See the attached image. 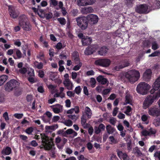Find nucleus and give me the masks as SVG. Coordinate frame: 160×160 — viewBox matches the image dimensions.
I'll return each instance as SVG.
<instances>
[{"mask_svg": "<svg viewBox=\"0 0 160 160\" xmlns=\"http://www.w3.org/2000/svg\"><path fill=\"white\" fill-rule=\"evenodd\" d=\"M38 8H37L35 7L32 8V9L33 12L35 13H37L38 14H39V13L40 12V10H42L41 8V6L40 5H38Z\"/></svg>", "mask_w": 160, "mask_h": 160, "instance_id": "ea45409f", "label": "nucleus"}, {"mask_svg": "<svg viewBox=\"0 0 160 160\" xmlns=\"http://www.w3.org/2000/svg\"><path fill=\"white\" fill-rule=\"evenodd\" d=\"M96 79L98 82L101 83L102 85H105L107 83H108V79L104 78L102 75L99 76L97 77Z\"/></svg>", "mask_w": 160, "mask_h": 160, "instance_id": "4be33fe9", "label": "nucleus"}, {"mask_svg": "<svg viewBox=\"0 0 160 160\" xmlns=\"http://www.w3.org/2000/svg\"><path fill=\"white\" fill-rule=\"evenodd\" d=\"M159 46L156 41L153 42L152 43V48L154 50L158 48Z\"/></svg>", "mask_w": 160, "mask_h": 160, "instance_id": "4c0bfd02", "label": "nucleus"}, {"mask_svg": "<svg viewBox=\"0 0 160 160\" xmlns=\"http://www.w3.org/2000/svg\"><path fill=\"white\" fill-rule=\"evenodd\" d=\"M23 115L22 113H16L14 114L13 116L18 119H20L22 118Z\"/></svg>", "mask_w": 160, "mask_h": 160, "instance_id": "de8ad7c7", "label": "nucleus"}, {"mask_svg": "<svg viewBox=\"0 0 160 160\" xmlns=\"http://www.w3.org/2000/svg\"><path fill=\"white\" fill-rule=\"evenodd\" d=\"M152 87L150 91L151 95L148 96L144 101L143 107L144 109L148 108L155 100L160 97V76L156 80Z\"/></svg>", "mask_w": 160, "mask_h": 160, "instance_id": "f257e3e1", "label": "nucleus"}, {"mask_svg": "<svg viewBox=\"0 0 160 160\" xmlns=\"http://www.w3.org/2000/svg\"><path fill=\"white\" fill-rule=\"evenodd\" d=\"M12 152V149L10 147L7 146L4 148L1 152L2 154L3 155H9Z\"/></svg>", "mask_w": 160, "mask_h": 160, "instance_id": "393cba45", "label": "nucleus"}, {"mask_svg": "<svg viewBox=\"0 0 160 160\" xmlns=\"http://www.w3.org/2000/svg\"><path fill=\"white\" fill-rule=\"evenodd\" d=\"M148 7L146 4H141L137 7L136 10L137 12L140 14H146L148 12Z\"/></svg>", "mask_w": 160, "mask_h": 160, "instance_id": "f8f14e48", "label": "nucleus"}, {"mask_svg": "<svg viewBox=\"0 0 160 160\" xmlns=\"http://www.w3.org/2000/svg\"><path fill=\"white\" fill-rule=\"evenodd\" d=\"M40 12L38 15L41 18H46L47 20H49L52 18L53 16L52 13L51 12H49L48 13H46L43 10H40Z\"/></svg>", "mask_w": 160, "mask_h": 160, "instance_id": "ddd939ff", "label": "nucleus"}, {"mask_svg": "<svg viewBox=\"0 0 160 160\" xmlns=\"http://www.w3.org/2000/svg\"><path fill=\"white\" fill-rule=\"evenodd\" d=\"M155 160L158 159L160 160V151H158L155 152L154 155Z\"/></svg>", "mask_w": 160, "mask_h": 160, "instance_id": "37998d69", "label": "nucleus"}, {"mask_svg": "<svg viewBox=\"0 0 160 160\" xmlns=\"http://www.w3.org/2000/svg\"><path fill=\"white\" fill-rule=\"evenodd\" d=\"M3 116L6 121L9 120L8 114L7 112H5L3 113Z\"/></svg>", "mask_w": 160, "mask_h": 160, "instance_id": "0e129e2a", "label": "nucleus"}, {"mask_svg": "<svg viewBox=\"0 0 160 160\" xmlns=\"http://www.w3.org/2000/svg\"><path fill=\"white\" fill-rule=\"evenodd\" d=\"M153 123L156 127L158 126L160 124V119L157 118L154 120Z\"/></svg>", "mask_w": 160, "mask_h": 160, "instance_id": "c03bdc74", "label": "nucleus"}, {"mask_svg": "<svg viewBox=\"0 0 160 160\" xmlns=\"http://www.w3.org/2000/svg\"><path fill=\"white\" fill-rule=\"evenodd\" d=\"M27 20V17L25 15L23 14L21 15L19 17L18 24L24 30L29 31L32 29V25Z\"/></svg>", "mask_w": 160, "mask_h": 160, "instance_id": "7ed1b4c3", "label": "nucleus"}, {"mask_svg": "<svg viewBox=\"0 0 160 160\" xmlns=\"http://www.w3.org/2000/svg\"><path fill=\"white\" fill-rule=\"evenodd\" d=\"M67 141V139L64 138L62 142L60 144V145H57V147L59 149H62L63 148L64 145Z\"/></svg>", "mask_w": 160, "mask_h": 160, "instance_id": "473e14b6", "label": "nucleus"}, {"mask_svg": "<svg viewBox=\"0 0 160 160\" xmlns=\"http://www.w3.org/2000/svg\"><path fill=\"white\" fill-rule=\"evenodd\" d=\"M152 72L150 69L146 70L143 74V78L146 81L149 80L151 79Z\"/></svg>", "mask_w": 160, "mask_h": 160, "instance_id": "a211bd4d", "label": "nucleus"}, {"mask_svg": "<svg viewBox=\"0 0 160 160\" xmlns=\"http://www.w3.org/2000/svg\"><path fill=\"white\" fill-rule=\"evenodd\" d=\"M116 152H117L118 156L120 159H122L123 160H129V157L125 152H123L122 151L118 149L116 150Z\"/></svg>", "mask_w": 160, "mask_h": 160, "instance_id": "f3484780", "label": "nucleus"}, {"mask_svg": "<svg viewBox=\"0 0 160 160\" xmlns=\"http://www.w3.org/2000/svg\"><path fill=\"white\" fill-rule=\"evenodd\" d=\"M57 20L61 25H64L66 23V20L64 18H58Z\"/></svg>", "mask_w": 160, "mask_h": 160, "instance_id": "c9c22d12", "label": "nucleus"}, {"mask_svg": "<svg viewBox=\"0 0 160 160\" xmlns=\"http://www.w3.org/2000/svg\"><path fill=\"white\" fill-rule=\"evenodd\" d=\"M102 131H104L105 127V125L102 123H100L98 127Z\"/></svg>", "mask_w": 160, "mask_h": 160, "instance_id": "e2e57ef3", "label": "nucleus"}, {"mask_svg": "<svg viewBox=\"0 0 160 160\" xmlns=\"http://www.w3.org/2000/svg\"><path fill=\"white\" fill-rule=\"evenodd\" d=\"M56 48L58 50H60L62 48V45L61 42H59L56 45Z\"/></svg>", "mask_w": 160, "mask_h": 160, "instance_id": "5fc2aeb1", "label": "nucleus"}, {"mask_svg": "<svg viewBox=\"0 0 160 160\" xmlns=\"http://www.w3.org/2000/svg\"><path fill=\"white\" fill-rule=\"evenodd\" d=\"M5 100V95L4 93L0 91V102H3Z\"/></svg>", "mask_w": 160, "mask_h": 160, "instance_id": "58836bf2", "label": "nucleus"}, {"mask_svg": "<svg viewBox=\"0 0 160 160\" xmlns=\"http://www.w3.org/2000/svg\"><path fill=\"white\" fill-rule=\"evenodd\" d=\"M67 95L70 97H74L75 96L74 93L72 91H68L67 92Z\"/></svg>", "mask_w": 160, "mask_h": 160, "instance_id": "052dcab7", "label": "nucleus"}, {"mask_svg": "<svg viewBox=\"0 0 160 160\" xmlns=\"http://www.w3.org/2000/svg\"><path fill=\"white\" fill-rule=\"evenodd\" d=\"M20 83L16 80L11 79L7 82L5 85V90L8 92L18 89Z\"/></svg>", "mask_w": 160, "mask_h": 160, "instance_id": "39448f33", "label": "nucleus"}, {"mask_svg": "<svg viewBox=\"0 0 160 160\" xmlns=\"http://www.w3.org/2000/svg\"><path fill=\"white\" fill-rule=\"evenodd\" d=\"M16 56L14 55L13 56V57L15 59H19L22 58V54L19 50L17 49L16 50Z\"/></svg>", "mask_w": 160, "mask_h": 160, "instance_id": "c756f323", "label": "nucleus"}, {"mask_svg": "<svg viewBox=\"0 0 160 160\" xmlns=\"http://www.w3.org/2000/svg\"><path fill=\"white\" fill-rule=\"evenodd\" d=\"M125 101L123 103V105H126L128 104L132 105V97L129 94H127L125 97Z\"/></svg>", "mask_w": 160, "mask_h": 160, "instance_id": "a878e982", "label": "nucleus"}, {"mask_svg": "<svg viewBox=\"0 0 160 160\" xmlns=\"http://www.w3.org/2000/svg\"><path fill=\"white\" fill-rule=\"evenodd\" d=\"M8 11L10 16L13 19L17 18L19 16V12L16 8L12 5L8 6Z\"/></svg>", "mask_w": 160, "mask_h": 160, "instance_id": "1a4fd4ad", "label": "nucleus"}, {"mask_svg": "<svg viewBox=\"0 0 160 160\" xmlns=\"http://www.w3.org/2000/svg\"><path fill=\"white\" fill-rule=\"evenodd\" d=\"M96 82V81L94 78H91L90 83L92 87L94 88L95 87Z\"/></svg>", "mask_w": 160, "mask_h": 160, "instance_id": "a19ab883", "label": "nucleus"}, {"mask_svg": "<svg viewBox=\"0 0 160 160\" xmlns=\"http://www.w3.org/2000/svg\"><path fill=\"white\" fill-rule=\"evenodd\" d=\"M118 117L120 119H122L125 118V115L124 114L119 112L118 115Z\"/></svg>", "mask_w": 160, "mask_h": 160, "instance_id": "69168bd1", "label": "nucleus"}, {"mask_svg": "<svg viewBox=\"0 0 160 160\" xmlns=\"http://www.w3.org/2000/svg\"><path fill=\"white\" fill-rule=\"evenodd\" d=\"M81 88L80 87V86H78L76 87L74 91L75 93L78 94H79L81 92Z\"/></svg>", "mask_w": 160, "mask_h": 160, "instance_id": "603ef678", "label": "nucleus"}, {"mask_svg": "<svg viewBox=\"0 0 160 160\" xmlns=\"http://www.w3.org/2000/svg\"><path fill=\"white\" fill-rule=\"evenodd\" d=\"M72 122L70 120H68L64 122V124L67 126L70 127L72 125Z\"/></svg>", "mask_w": 160, "mask_h": 160, "instance_id": "49530a36", "label": "nucleus"}, {"mask_svg": "<svg viewBox=\"0 0 160 160\" xmlns=\"http://www.w3.org/2000/svg\"><path fill=\"white\" fill-rule=\"evenodd\" d=\"M34 64L36 68L39 69H42L43 67V64L41 62H38L37 61H35L34 63Z\"/></svg>", "mask_w": 160, "mask_h": 160, "instance_id": "7c9ffc66", "label": "nucleus"}, {"mask_svg": "<svg viewBox=\"0 0 160 160\" xmlns=\"http://www.w3.org/2000/svg\"><path fill=\"white\" fill-rule=\"evenodd\" d=\"M87 148L89 150H91L93 148L92 144L90 142H88L87 144Z\"/></svg>", "mask_w": 160, "mask_h": 160, "instance_id": "6e6d98bb", "label": "nucleus"}, {"mask_svg": "<svg viewBox=\"0 0 160 160\" xmlns=\"http://www.w3.org/2000/svg\"><path fill=\"white\" fill-rule=\"evenodd\" d=\"M51 107L55 113H59L62 110V106L59 104H56L52 106Z\"/></svg>", "mask_w": 160, "mask_h": 160, "instance_id": "2eb2a0df", "label": "nucleus"}, {"mask_svg": "<svg viewBox=\"0 0 160 160\" xmlns=\"http://www.w3.org/2000/svg\"><path fill=\"white\" fill-rule=\"evenodd\" d=\"M78 25L82 30H85L88 28V22L87 17H81L76 19Z\"/></svg>", "mask_w": 160, "mask_h": 160, "instance_id": "0eeeda50", "label": "nucleus"}, {"mask_svg": "<svg viewBox=\"0 0 160 160\" xmlns=\"http://www.w3.org/2000/svg\"><path fill=\"white\" fill-rule=\"evenodd\" d=\"M73 132V130L72 129H69L67 130L65 132L64 134H65V136L66 134H72Z\"/></svg>", "mask_w": 160, "mask_h": 160, "instance_id": "864d4df0", "label": "nucleus"}, {"mask_svg": "<svg viewBox=\"0 0 160 160\" xmlns=\"http://www.w3.org/2000/svg\"><path fill=\"white\" fill-rule=\"evenodd\" d=\"M94 74V72L92 70L88 71L86 72V75L88 76L93 75Z\"/></svg>", "mask_w": 160, "mask_h": 160, "instance_id": "338daca9", "label": "nucleus"}, {"mask_svg": "<svg viewBox=\"0 0 160 160\" xmlns=\"http://www.w3.org/2000/svg\"><path fill=\"white\" fill-rule=\"evenodd\" d=\"M86 17L89 23L91 25L95 24L98 22V18L96 15L91 14L88 15Z\"/></svg>", "mask_w": 160, "mask_h": 160, "instance_id": "9b49d317", "label": "nucleus"}, {"mask_svg": "<svg viewBox=\"0 0 160 160\" xmlns=\"http://www.w3.org/2000/svg\"><path fill=\"white\" fill-rule=\"evenodd\" d=\"M28 74L29 77L34 76V70L32 68H31L28 71Z\"/></svg>", "mask_w": 160, "mask_h": 160, "instance_id": "8fccbe9b", "label": "nucleus"}, {"mask_svg": "<svg viewBox=\"0 0 160 160\" xmlns=\"http://www.w3.org/2000/svg\"><path fill=\"white\" fill-rule=\"evenodd\" d=\"M95 52V49L94 48L88 46L85 50L84 53L87 55H90L93 54Z\"/></svg>", "mask_w": 160, "mask_h": 160, "instance_id": "5701e85b", "label": "nucleus"}, {"mask_svg": "<svg viewBox=\"0 0 160 160\" xmlns=\"http://www.w3.org/2000/svg\"><path fill=\"white\" fill-rule=\"evenodd\" d=\"M148 113L150 115L158 117L160 115V107L157 106L151 107L149 109Z\"/></svg>", "mask_w": 160, "mask_h": 160, "instance_id": "9d476101", "label": "nucleus"}, {"mask_svg": "<svg viewBox=\"0 0 160 160\" xmlns=\"http://www.w3.org/2000/svg\"><path fill=\"white\" fill-rule=\"evenodd\" d=\"M84 112L87 115L88 118H90L91 117L92 112L90 108L88 106L86 107L85 108Z\"/></svg>", "mask_w": 160, "mask_h": 160, "instance_id": "2f4dec72", "label": "nucleus"}, {"mask_svg": "<svg viewBox=\"0 0 160 160\" xmlns=\"http://www.w3.org/2000/svg\"><path fill=\"white\" fill-rule=\"evenodd\" d=\"M94 130L95 133L97 134H99L102 131L98 127L96 126L94 128Z\"/></svg>", "mask_w": 160, "mask_h": 160, "instance_id": "13d9d810", "label": "nucleus"}, {"mask_svg": "<svg viewBox=\"0 0 160 160\" xmlns=\"http://www.w3.org/2000/svg\"><path fill=\"white\" fill-rule=\"evenodd\" d=\"M126 108V110L124 112V113L128 116H129L130 115L129 113L130 112L132 111V109L131 107L129 106H128L125 107Z\"/></svg>", "mask_w": 160, "mask_h": 160, "instance_id": "e433bc0d", "label": "nucleus"}, {"mask_svg": "<svg viewBox=\"0 0 160 160\" xmlns=\"http://www.w3.org/2000/svg\"><path fill=\"white\" fill-rule=\"evenodd\" d=\"M33 131V128L32 127H30L25 130V132L28 134H30Z\"/></svg>", "mask_w": 160, "mask_h": 160, "instance_id": "3c124183", "label": "nucleus"}, {"mask_svg": "<svg viewBox=\"0 0 160 160\" xmlns=\"http://www.w3.org/2000/svg\"><path fill=\"white\" fill-rule=\"evenodd\" d=\"M42 143L44 147V149L46 150H50L54 146V144L53 141V139L50 138L44 133L41 134Z\"/></svg>", "mask_w": 160, "mask_h": 160, "instance_id": "f03ea898", "label": "nucleus"}, {"mask_svg": "<svg viewBox=\"0 0 160 160\" xmlns=\"http://www.w3.org/2000/svg\"><path fill=\"white\" fill-rule=\"evenodd\" d=\"M81 40L82 44L83 46H87L90 44L92 42L91 38L88 36H86Z\"/></svg>", "mask_w": 160, "mask_h": 160, "instance_id": "6ab92c4d", "label": "nucleus"}, {"mask_svg": "<svg viewBox=\"0 0 160 160\" xmlns=\"http://www.w3.org/2000/svg\"><path fill=\"white\" fill-rule=\"evenodd\" d=\"M87 119L84 116H82L81 118V122L82 125H84L86 123Z\"/></svg>", "mask_w": 160, "mask_h": 160, "instance_id": "774afa93", "label": "nucleus"}, {"mask_svg": "<svg viewBox=\"0 0 160 160\" xmlns=\"http://www.w3.org/2000/svg\"><path fill=\"white\" fill-rule=\"evenodd\" d=\"M156 132L155 129L150 128L148 130L144 129L141 132L142 135L143 136L146 137L150 136L152 135L155 134Z\"/></svg>", "mask_w": 160, "mask_h": 160, "instance_id": "4468645a", "label": "nucleus"}, {"mask_svg": "<svg viewBox=\"0 0 160 160\" xmlns=\"http://www.w3.org/2000/svg\"><path fill=\"white\" fill-rule=\"evenodd\" d=\"M151 9L154 10L156 9H158L160 8V1H154L151 3Z\"/></svg>", "mask_w": 160, "mask_h": 160, "instance_id": "412c9836", "label": "nucleus"}, {"mask_svg": "<svg viewBox=\"0 0 160 160\" xmlns=\"http://www.w3.org/2000/svg\"><path fill=\"white\" fill-rule=\"evenodd\" d=\"M140 74L139 72L134 70L129 71L125 74V77L132 83L137 81L139 79Z\"/></svg>", "mask_w": 160, "mask_h": 160, "instance_id": "20e7f679", "label": "nucleus"}, {"mask_svg": "<svg viewBox=\"0 0 160 160\" xmlns=\"http://www.w3.org/2000/svg\"><path fill=\"white\" fill-rule=\"evenodd\" d=\"M109 122L112 125L114 126L116 123V120L113 118H112L109 120Z\"/></svg>", "mask_w": 160, "mask_h": 160, "instance_id": "680f3d73", "label": "nucleus"}, {"mask_svg": "<svg viewBox=\"0 0 160 160\" xmlns=\"http://www.w3.org/2000/svg\"><path fill=\"white\" fill-rule=\"evenodd\" d=\"M130 63L129 62L126 60H124L122 61V64L121 65V68H122L128 67Z\"/></svg>", "mask_w": 160, "mask_h": 160, "instance_id": "f704fd0d", "label": "nucleus"}, {"mask_svg": "<svg viewBox=\"0 0 160 160\" xmlns=\"http://www.w3.org/2000/svg\"><path fill=\"white\" fill-rule=\"evenodd\" d=\"M8 77L6 75H3L0 77V81L1 83L0 85H2L8 79Z\"/></svg>", "mask_w": 160, "mask_h": 160, "instance_id": "72a5a7b5", "label": "nucleus"}, {"mask_svg": "<svg viewBox=\"0 0 160 160\" xmlns=\"http://www.w3.org/2000/svg\"><path fill=\"white\" fill-rule=\"evenodd\" d=\"M106 129L107 133L109 134H112L116 131L115 128L112 127L110 125L106 126Z\"/></svg>", "mask_w": 160, "mask_h": 160, "instance_id": "bb28decb", "label": "nucleus"}, {"mask_svg": "<svg viewBox=\"0 0 160 160\" xmlns=\"http://www.w3.org/2000/svg\"><path fill=\"white\" fill-rule=\"evenodd\" d=\"M61 141V137H59V136H58L57 138H55V142L56 143L57 145H57H60L59 144H58L60 143V142Z\"/></svg>", "mask_w": 160, "mask_h": 160, "instance_id": "4d7b16f0", "label": "nucleus"}, {"mask_svg": "<svg viewBox=\"0 0 160 160\" xmlns=\"http://www.w3.org/2000/svg\"><path fill=\"white\" fill-rule=\"evenodd\" d=\"M150 88V86L145 82H141L138 84L136 90L137 92L142 95L147 93Z\"/></svg>", "mask_w": 160, "mask_h": 160, "instance_id": "423d86ee", "label": "nucleus"}, {"mask_svg": "<svg viewBox=\"0 0 160 160\" xmlns=\"http://www.w3.org/2000/svg\"><path fill=\"white\" fill-rule=\"evenodd\" d=\"M27 68L25 67H23L20 69L19 70V72L21 74H25L27 72Z\"/></svg>", "mask_w": 160, "mask_h": 160, "instance_id": "a18cd8bd", "label": "nucleus"}, {"mask_svg": "<svg viewBox=\"0 0 160 160\" xmlns=\"http://www.w3.org/2000/svg\"><path fill=\"white\" fill-rule=\"evenodd\" d=\"M19 138L22 140L26 141L28 139V137L26 136L23 135H19Z\"/></svg>", "mask_w": 160, "mask_h": 160, "instance_id": "bf43d9fd", "label": "nucleus"}, {"mask_svg": "<svg viewBox=\"0 0 160 160\" xmlns=\"http://www.w3.org/2000/svg\"><path fill=\"white\" fill-rule=\"evenodd\" d=\"M108 49L106 46H103L98 51V54L101 56H105L107 53Z\"/></svg>", "mask_w": 160, "mask_h": 160, "instance_id": "aec40b11", "label": "nucleus"}, {"mask_svg": "<svg viewBox=\"0 0 160 160\" xmlns=\"http://www.w3.org/2000/svg\"><path fill=\"white\" fill-rule=\"evenodd\" d=\"M79 2L78 4L80 6H86L89 5H92L95 2V0H79Z\"/></svg>", "mask_w": 160, "mask_h": 160, "instance_id": "dca6fc26", "label": "nucleus"}, {"mask_svg": "<svg viewBox=\"0 0 160 160\" xmlns=\"http://www.w3.org/2000/svg\"><path fill=\"white\" fill-rule=\"evenodd\" d=\"M111 62V60L108 58L100 59L95 60L94 64L97 66L107 67L110 65Z\"/></svg>", "mask_w": 160, "mask_h": 160, "instance_id": "6e6552de", "label": "nucleus"}, {"mask_svg": "<svg viewBox=\"0 0 160 160\" xmlns=\"http://www.w3.org/2000/svg\"><path fill=\"white\" fill-rule=\"evenodd\" d=\"M160 54V51H155L152 53L151 54L149 55V57H154L155 56H158Z\"/></svg>", "mask_w": 160, "mask_h": 160, "instance_id": "79ce46f5", "label": "nucleus"}, {"mask_svg": "<svg viewBox=\"0 0 160 160\" xmlns=\"http://www.w3.org/2000/svg\"><path fill=\"white\" fill-rule=\"evenodd\" d=\"M75 64L77 65L73 68L72 70L75 71L79 70L82 65V63L80 61L75 62Z\"/></svg>", "mask_w": 160, "mask_h": 160, "instance_id": "c85d7f7f", "label": "nucleus"}, {"mask_svg": "<svg viewBox=\"0 0 160 160\" xmlns=\"http://www.w3.org/2000/svg\"><path fill=\"white\" fill-rule=\"evenodd\" d=\"M71 56L74 62L80 61L79 54L78 51H74L72 53Z\"/></svg>", "mask_w": 160, "mask_h": 160, "instance_id": "b1692460", "label": "nucleus"}, {"mask_svg": "<svg viewBox=\"0 0 160 160\" xmlns=\"http://www.w3.org/2000/svg\"><path fill=\"white\" fill-rule=\"evenodd\" d=\"M93 11V10L91 7H89L88 8L84 7L82 8L81 12L83 14H87L89 13L92 12Z\"/></svg>", "mask_w": 160, "mask_h": 160, "instance_id": "cd10ccee", "label": "nucleus"}, {"mask_svg": "<svg viewBox=\"0 0 160 160\" xmlns=\"http://www.w3.org/2000/svg\"><path fill=\"white\" fill-rule=\"evenodd\" d=\"M68 117L73 121H76L77 119V116L75 115H68Z\"/></svg>", "mask_w": 160, "mask_h": 160, "instance_id": "09e8293b", "label": "nucleus"}]
</instances>
